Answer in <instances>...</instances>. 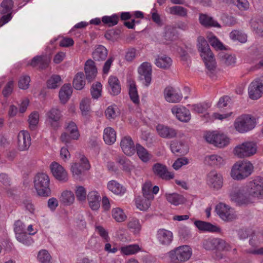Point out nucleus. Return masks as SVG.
Masks as SVG:
<instances>
[{
  "instance_id": "60",
  "label": "nucleus",
  "mask_w": 263,
  "mask_h": 263,
  "mask_svg": "<svg viewBox=\"0 0 263 263\" xmlns=\"http://www.w3.org/2000/svg\"><path fill=\"white\" fill-rule=\"evenodd\" d=\"M117 162L122 166L123 170L126 171H130L132 168V163L129 160L127 159L124 156L118 157L117 159Z\"/></svg>"
},
{
  "instance_id": "34",
  "label": "nucleus",
  "mask_w": 263,
  "mask_h": 263,
  "mask_svg": "<svg viewBox=\"0 0 263 263\" xmlns=\"http://www.w3.org/2000/svg\"><path fill=\"white\" fill-rule=\"evenodd\" d=\"M80 136L78 127L75 123L70 122L67 125V141L68 140H77Z\"/></svg>"
},
{
  "instance_id": "37",
  "label": "nucleus",
  "mask_w": 263,
  "mask_h": 263,
  "mask_svg": "<svg viewBox=\"0 0 263 263\" xmlns=\"http://www.w3.org/2000/svg\"><path fill=\"white\" fill-rule=\"evenodd\" d=\"M204 162L209 165L216 166H220L224 164L223 158L216 154L205 156L204 158Z\"/></svg>"
},
{
  "instance_id": "23",
  "label": "nucleus",
  "mask_w": 263,
  "mask_h": 263,
  "mask_svg": "<svg viewBox=\"0 0 263 263\" xmlns=\"http://www.w3.org/2000/svg\"><path fill=\"white\" fill-rule=\"evenodd\" d=\"M107 88L111 96H116L120 94L121 86L118 78L114 76H110L107 80Z\"/></svg>"
},
{
  "instance_id": "48",
  "label": "nucleus",
  "mask_w": 263,
  "mask_h": 263,
  "mask_svg": "<svg viewBox=\"0 0 263 263\" xmlns=\"http://www.w3.org/2000/svg\"><path fill=\"white\" fill-rule=\"evenodd\" d=\"M165 11L170 14L178 15L180 16H185L187 14V10L184 8L179 6L167 7Z\"/></svg>"
},
{
  "instance_id": "30",
  "label": "nucleus",
  "mask_w": 263,
  "mask_h": 263,
  "mask_svg": "<svg viewBox=\"0 0 263 263\" xmlns=\"http://www.w3.org/2000/svg\"><path fill=\"white\" fill-rule=\"evenodd\" d=\"M164 197L170 204L174 206L182 204L185 202L184 197L176 193H166Z\"/></svg>"
},
{
  "instance_id": "7",
  "label": "nucleus",
  "mask_w": 263,
  "mask_h": 263,
  "mask_svg": "<svg viewBox=\"0 0 263 263\" xmlns=\"http://www.w3.org/2000/svg\"><path fill=\"white\" fill-rule=\"evenodd\" d=\"M256 124L255 117L249 114H242L235 119L233 127L237 132L245 134L253 129Z\"/></svg>"
},
{
  "instance_id": "16",
  "label": "nucleus",
  "mask_w": 263,
  "mask_h": 263,
  "mask_svg": "<svg viewBox=\"0 0 263 263\" xmlns=\"http://www.w3.org/2000/svg\"><path fill=\"white\" fill-rule=\"evenodd\" d=\"M163 97L165 100L170 103H179L183 98L181 91L172 86H167L164 89Z\"/></svg>"
},
{
  "instance_id": "13",
  "label": "nucleus",
  "mask_w": 263,
  "mask_h": 263,
  "mask_svg": "<svg viewBox=\"0 0 263 263\" xmlns=\"http://www.w3.org/2000/svg\"><path fill=\"white\" fill-rule=\"evenodd\" d=\"M206 183L213 191H219L223 185V175L215 171L210 172L206 177Z\"/></svg>"
},
{
  "instance_id": "58",
  "label": "nucleus",
  "mask_w": 263,
  "mask_h": 263,
  "mask_svg": "<svg viewBox=\"0 0 263 263\" xmlns=\"http://www.w3.org/2000/svg\"><path fill=\"white\" fill-rule=\"evenodd\" d=\"M230 37L234 41H238L242 43L247 41V35L238 30L232 31L230 34Z\"/></svg>"
},
{
  "instance_id": "24",
  "label": "nucleus",
  "mask_w": 263,
  "mask_h": 263,
  "mask_svg": "<svg viewBox=\"0 0 263 263\" xmlns=\"http://www.w3.org/2000/svg\"><path fill=\"white\" fill-rule=\"evenodd\" d=\"M101 196L96 190L89 191L87 194V201L89 208L93 211H97L100 207Z\"/></svg>"
},
{
  "instance_id": "53",
  "label": "nucleus",
  "mask_w": 263,
  "mask_h": 263,
  "mask_svg": "<svg viewBox=\"0 0 263 263\" xmlns=\"http://www.w3.org/2000/svg\"><path fill=\"white\" fill-rule=\"evenodd\" d=\"M233 115L232 111H227L224 113L214 112L210 117V121H214L219 120L220 121L229 120L230 118Z\"/></svg>"
},
{
  "instance_id": "62",
  "label": "nucleus",
  "mask_w": 263,
  "mask_h": 263,
  "mask_svg": "<svg viewBox=\"0 0 263 263\" xmlns=\"http://www.w3.org/2000/svg\"><path fill=\"white\" fill-rule=\"evenodd\" d=\"M152 184L151 182H146L142 186V193L144 197L148 198L151 200L154 199V196L151 193Z\"/></svg>"
},
{
  "instance_id": "14",
  "label": "nucleus",
  "mask_w": 263,
  "mask_h": 263,
  "mask_svg": "<svg viewBox=\"0 0 263 263\" xmlns=\"http://www.w3.org/2000/svg\"><path fill=\"white\" fill-rule=\"evenodd\" d=\"M248 93L251 100L260 99L263 95V82L258 79L253 80L248 86Z\"/></svg>"
},
{
  "instance_id": "39",
  "label": "nucleus",
  "mask_w": 263,
  "mask_h": 263,
  "mask_svg": "<svg viewBox=\"0 0 263 263\" xmlns=\"http://www.w3.org/2000/svg\"><path fill=\"white\" fill-rule=\"evenodd\" d=\"M141 248L137 244H133L124 246L120 248V252L122 255H132L141 251Z\"/></svg>"
},
{
  "instance_id": "64",
  "label": "nucleus",
  "mask_w": 263,
  "mask_h": 263,
  "mask_svg": "<svg viewBox=\"0 0 263 263\" xmlns=\"http://www.w3.org/2000/svg\"><path fill=\"white\" fill-rule=\"evenodd\" d=\"M30 82V77L28 76H21L18 80V86L21 89H27L29 86Z\"/></svg>"
},
{
  "instance_id": "1",
  "label": "nucleus",
  "mask_w": 263,
  "mask_h": 263,
  "mask_svg": "<svg viewBox=\"0 0 263 263\" xmlns=\"http://www.w3.org/2000/svg\"><path fill=\"white\" fill-rule=\"evenodd\" d=\"M231 200L239 205H247L263 199V177L257 176L247 182L245 188L233 187Z\"/></svg>"
},
{
  "instance_id": "5",
  "label": "nucleus",
  "mask_w": 263,
  "mask_h": 263,
  "mask_svg": "<svg viewBox=\"0 0 263 263\" xmlns=\"http://www.w3.org/2000/svg\"><path fill=\"white\" fill-rule=\"evenodd\" d=\"M203 137L208 143L220 148L228 146L231 142L229 136L220 130L206 131Z\"/></svg>"
},
{
  "instance_id": "42",
  "label": "nucleus",
  "mask_w": 263,
  "mask_h": 263,
  "mask_svg": "<svg viewBox=\"0 0 263 263\" xmlns=\"http://www.w3.org/2000/svg\"><path fill=\"white\" fill-rule=\"evenodd\" d=\"M127 227L130 231L135 235L139 234L142 229L139 220L136 218H131L128 221Z\"/></svg>"
},
{
  "instance_id": "8",
  "label": "nucleus",
  "mask_w": 263,
  "mask_h": 263,
  "mask_svg": "<svg viewBox=\"0 0 263 263\" xmlns=\"http://www.w3.org/2000/svg\"><path fill=\"white\" fill-rule=\"evenodd\" d=\"M257 149L255 142L247 140L236 145L233 150V154L238 158H249L257 153Z\"/></svg>"
},
{
  "instance_id": "33",
  "label": "nucleus",
  "mask_w": 263,
  "mask_h": 263,
  "mask_svg": "<svg viewBox=\"0 0 263 263\" xmlns=\"http://www.w3.org/2000/svg\"><path fill=\"white\" fill-rule=\"evenodd\" d=\"M136 152L139 159L144 163L149 162L152 159L151 153L140 144L136 145Z\"/></svg>"
},
{
  "instance_id": "51",
  "label": "nucleus",
  "mask_w": 263,
  "mask_h": 263,
  "mask_svg": "<svg viewBox=\"0 0 263 263\" xmlns=\"http://www.w3.org/2000/svg\"><path fill=\"white\" fill-rule=\"evenodd\" d=\"M91 99L89 98H83L80 104V109L83 116H88L91 111Z\"/></svg>"
},
{
  "instance_id": "44",
  "label": "nucleus",
  "mask_w": 263,
  "mask_h": 263,
  "mask_svg": "<svg viewBox=\"0 0 263 263\" xmlns=\"http://www.w3.org/2000/svg\"><path fill=\"white\" fill-rule=\"evenodd\" d=\"M85 79L83 72L77 73L73 80V86L77 90L82 89L85 85Z\"/></svg>"
},
{
  "instance_id": "11",
  "label": "nucleus",
  "mask_w": 263,
  "mask_h": 263,
  "mask_svg": "<svg viewBox=\"0 0 263 263\" xmlns=\"http://www.w3.org/2000/svg\"><path fill=\"white\" fill-rule=\"evenodd\" d=\"M180 139L171 141L170 148L173 154L184 155L189 151V145L186 137L182 134L180 135Z\"/></svg>"
},
{
  "instance_id": "45",
  "label": "nucleus",
  "mask_w": 263,
  "mask_h": 263,
  "mask_svg": "<svg viewBox=\"0 0 263 263\" xmlns=\"http://www.w3.org/2000/svg\"><path fill=\"white\" fill-rule=\"evenodd\" d=\"M107 50L103 46H99L93 52L92 57L96 61H102L106 59L107 55Z\"/></svg>"
},
{
  "instance_id": "35",
  "label": "nucleus",
  "mask_w": 263,
  "mask_h": 263,
  "mask_svg": "<svg viewBox=\"0 0 263 263\" xmlns=\"http://www.w3.org/2000/svg\"><path fill=\"white\" fill-rule=\"evenodd\" d=\"M155 64L159 68L167 69L171 67L172 60L166 55H159L155 59Z\"/></svg>"
},
{
  "instance_id": "36",
  "label": "nucleus",
  "mask_w": 263,
  "mask_h": 263,
  "mask_svg": "<svg viewBox=\"0 0 263 263\" xmlns=\"http://www.w3.org/2000/svg\"><path fill=\"white\" fill-rule=\"evenodd\" d=\"M103 138L106 144L111 145L116 141V132L113 128L107 127L104 129Z\"/></svg>"
},
{
  "instance_id": "49",
  "label": "nucleus",
  "mask_w": 263,
  "mask_h": 263,
  "mask_svg": "<svg viewBox=\"0 0 263 263\" xmlns=\"http://www.w3.org/2000/svg\"><path fill=\"white\" fill-rule=\"evenodd\" d=\"M206 38L211 45L216 50H222L224 46L217 37L212 32L207 34Z\"/></svg>"
},
{
  "instance_id": "15",
  "label": "nucleus",
  "mask_w": 263,
  "mask_h": 263,
  "mask_svg": "<svg viewBox=\"0 0 263 263\" xmlns=\"http://www.w3.org/2000/svg\"><path fill=\"white\" fill-rule=\"evenodd\" d=\"M171 111L173 115L180 122L187 123L191 119L190 111L183 105H174L172 107Z\"/></svg>"
},
{
  "instance_id": "19",
  "label": "nucleus",
  "mask_w": 263,
  "mask_h": 263,
  "mask_svg": "<svg viewBox=\"0 0 263 263\" xmlns=\"http://www.w3.org/2000/svg\"><path fill=\"white\" fill-rule=\"evenodd\" d=\"M13 5L12 0H4L0 6V13L3 16L0 19V23L4 25L11 19V10Z\"/></svg>"
},
{
  "instance_id": "59",
  "label": "nucleus",
  "mask_w": 263,
  "mask_h": 263,
  "mask_svg": "<svg viewBox=\"0 0 263 263\" xmlns=\"http://www.w3.org/2000/svg\"><path fill=\"white\" fill-rule=\"evenodd\" d=\"M233 248L230 242L219 238L217 252H229L233 249Z\"/></svg>"
},
{
  "instance_id": "26",
  "label": "nucleus",
  "mask_w": 263,
  "mask_h": 263,
  "mask_svg": "<svg viewBox=\"0 0 263 263\" xmlns=\"http://www.w3.org/2000/svg\"><path fill=\"white\" fill-rule=\"evenodd\" d=\"M153 172L157 176L165 180H170L174 178V174L167 171L166 167L160 163L155 164L152 168Z\"/></svg>"
},
{
  "instance_id": "31",
  "label": "nucleus",
  "mask_w": 263,
  "mask_h": 263,
  "mask_svg": "<svg viewBox=\"0 0 263 263\" xmlns=\"http://www.w3.org/2000/svg\"><path fill=\"white\" fill-rule=\"evenodd\" d=\"M112 218L118 223H122L127 219V215L123 208L119 206L113 208L111 211Z\"/></svg>"
},
{
  "instance_id": "22",
  "label": "nucleus",
  "mask_w": 263,
  "mask_h": 263,
  "mask_svg": "<svg viewBox=\"0 0 263 263\" xmlns=\"http://www.w3.org/2000/svg\"><path fill=\"white\" fill-rule=\"evenodd\" d=\"M120 146L123 152L127 156H132L136 152V146L129 136L123 137L120 141Z\"/></svg>"
},
{
  "instance_id": "4",
  "label": "nucleus",
  "mask_w": 263,
  "mask_h": 263,
  "mask_svg": "<svg viewBox=\"0 0 263 263\" xmlns=\"http://www.w3.org/2000/svg\"><path fill=\"white\" fill-rule=\"evenodd\" d=\"M254 165L248 160H241L235 162L231 167L230 176L235 181L246 179L253 173Z\"/></svg>"
},
{
  "instance_id": "56",
  "label": "nucleus",
  "mask_w": 263,
  "mask_h": 263,
  "mask_svg": "<svg viewBox=\"0 0 263 263\" xmlns=\"http://www.w3.org/2000/svg\"><path fill=\"white\" fill-rule=\"evenodd\" d=\"M75 194L77 199L79 201L82 203L86 202V198H87V195L86 190L84 186H76L75 190Z\"/></svg>"
},
{
  "instance_id": "54",
  "label": "nucleus",
  "mask_w": 263,
  "mask_h": 263,
  "mask_svg": "<svg viewBox=\"0 0 263 263\" xmlns=\"http://www.w3.org/2000/svg\"><path fill=\"white\" fill-rule=\"evenodd\" d=\"M37 260L40 263H51L52 257L50 253L46 250H41L37 254Z\"/></svg>"
},
{
  "instance_id": "18",
  "label": "nucleus",
  "mask_w": 263,
  "mask_h": 263,
  "mask_svg": "<svg viewBox=\"0 0 263 263\" xmlns=\"http://www.w3.org/2000/svg\"><path fill=\"white\" fill-rule=\"evenodd\" d=\"M156 239L159 245L167 247L172 243L174 235L171 231L165 229H160L157 232Z\"/></svg>"
},
{
  "instance_id": "52",
  "label": "nucleus",
  "mask_w": 263,
  "mask_h": 263,
  "mask_svg": "<svg viewBox=\"0 0 263 263\" xmlns=\"http://www.w3.org/2000/svg\"><path fill=\"white\" fill-rule=\"evenodd\" d=\"M250 245L252 246V248L249 249L247 252L254 255H263V248H256L258 244V241L255 238H252L249 241Z\"/></svg>"
},
{
  "instance_id": "55",
  "label": "nucleus",
  "mask_w": 263,
  "mask_h": 263,
  "mask_svg": "<svg viewBox=\"0 0 263 263\" xmlns=\"http://www.w3.org/2000/svg\"><path fill=\"white\" fill-rule=\"evenodd\" d=\"M62 83V80L59 75H53L48 80L47 85L48 88L55 89Z\"/></svg>"
},
{
  "instance_id": "2",
  "label": "nucleus",
  "mask_w": 263,
  "mask_h": 263,
  "mask_svg": "<svg viewBox=\"0 0 263 263\" xmlns=\"http://www.w3.org/2000/svg\"><path fill=\"white\" fill-rule=\"evenodd\" d=\"M197 47L206 68V72L212 79L217 77L218 70L214 54L204 37L200 36L197 39Z\"/></svg>"
},
{
  "instance_id": "32",
  "label": "nucleus",
  "mask_w": 263,
  "mask_h": 263,
  "mask_svg": "<svg viewBox=\"0 0 263 263\" xmlns=\"http://www.w3.org/2000/svg\"><path fill=\"white\" fill-rule=\"evenodd\" d=\"M195 226L200 231L217 232H219L220 229L216 226L213 225L209 222L201 220H196L194 222Z\"/></svg>"
},
{
  "instance_id": "63",
  "label": "nucleus",
  "mask_w": 263,
  "mask_h": 263,
  "mask_svg": "<svg viewBox=\"0 0 263 263\" xmlns=\"http://www.w3.org/2000/svg\"><path fill=\"white\" fill-rule=\"evenodd\" d=\"M223 63L227 66H234L236 63V58L234 55L225 54L221 59Z\"/></svg>"
},
{
  "instance_id": "40",
  "label": "nucleus",
  "mask_w": 263,
  "mask_h": 263,
  "mask_svg": "<svg viewBox=\"0 0 263 263\" xmlns=\"http://www.w3.org/2000/svg\"><path fill=\"white\" fill-rule=\"evenodd\" d=\"M199 22L201 25L205 27H220V25L217 21L206 14H200L199 16Z\"/></svg>"
},
{
  "instance_id": "61",
  "label": "nucleus",
  "mask_w": 263,
  "mask_h": 263,
  "mask_svg": "<svg viewBox=\"0 0 263 263\" xmlns=\"http://www.w3.org/2000/svg\"><path fill=\"white\" fill-rule=\"evenodd\" d=\"M250 24L253 31L258 35L263 33V22L260 20H252Z\"/></svg>"
},
{
  "instance_id": "10",
  "label": "nucleus",
  "mask_w": 263,
  "mask_h": 263,
  "mask_svg": "<svg viewBox=\"0 0 263 263\" xmlns=\"http://www.w3.org/2000/svg\"><path fill=\"white\" fill-rule=\"evenodd\" d=\"M138 80L143 86L148 87L152 80V66L147 62L141 63L137 69Z\"/></svg>"
},
{
  "instance_id": "41",
  "label": "nucleus",
  "mask_w": 263,
  "mask_h": 263,
  "mask_svg": "<svg viewBox=\"0 0 263 263\" xmlns=\"http://www.w3.org/2000/svg\"><path fill=\"white\" fill-rule=\"evenodd\" d=\"M152 200L148 198L138 197L135 200L136 206L140 211H146L150 207Z\"/></svg>"
},
{
  "instance_id": "46",
  "label": "nucleus",
  "mask_w": 263,
  "mask_h": 263,
  "mask_svg": "<svg viewBox=\"0 0 263 263\" xmlns=\"http://www.w3.org/2000/svg\"><path fill=\"white\" fill-rule=\"evenodd\" d=\"M40 120V114L37 111L32 112L28 116V122L29 128L32 130L36 129L37 127Z\"/></svg>"
},
{
  "instance_id": "47",
  "label": "nucleus",
  "mask_w": 263,
  "mask_h": 263,
  "mask_svg": "<svg viewBox=\"0 0 263 263\" xmlns=\"http://www.w3.org/2000/svg\"><path fill=\"white\" fill-rule=\"evenodd\" d=\"M90 90L92 98L95 100H98L102 96V84L100 82H96L93 83L91 86Z\"/></svg>"
},
{
  "instance_id": "12",
  "label": "nucleus",
  "mask_w": 263,
  "mask_h": 263,
  "mask_svg": "<svg viewBox=\"0 0 263 263\" xmlns=\"http://www.w3.org/2000/svg\"><path fill=\"white\" fill-rule=\"evenodd\" d=\"M215 211L220 218L224 221H231L237 217L234 210L224 203H218L216 206Z\"/></svg>"
},
{
  "instance_id": "9",
  "label": "nucleus",
  "mask_w": 263,
  "mask_h": 263,
  "mask_svg": "<svg viewBox=\"0 0 263 263\" xmlns=\"http://www.w3.org/2000/svg\"><path fill=\"white\" fill-rule=\"evenodd\" d=\"M167 254L169 258L179 260L184 263L190 259L193 254V250L190 246L184 245L174 248Z\"/></svg>"
},
{
  "instance_id": "27",
  "label": "nucleus",
  "mask_w": 263,
  "mask_h": 263,
  "mask_svg": "<svg viewBox=\"0 0 263 263\" xmlns=\"http://www.w3.org/2000/svg\"><path fill=\"white\" fill-rule=\"evenodd\" d=\"M86 78L89 82L93 81L98 74V70L93 61L88 60L85 64L84 67Z\"/></svg>"
},
{
  "instance_id": "50",
  "label": "nucleus",
  "mask_w": 263,
  "mask_h": 263,
  "mask_svg": "<svg viewBox=\"0 0 263 263\" xmlns=\"http://www.w3.org/2000/svg\"><path fill=\"white\" fill-rule=\"evenodd\" d=\"M119 115V109L116 105L108 106L105 110V116L109 120L115 119Z\"/></svg>"
},
{
  "instance_id": "29",
  "label": "nucleus",
  "mask_w": 263,
  "mask_h": 263,
  "mask_svg": "<svg viewBox=\"0 0 263 263\" xmlns=\"http://www.w3.org/2000/svg\"><path fill=\"white\" fill-rule=\"evenodd\" d=\"M50 171L53 176L59 181L63 180L65 178L64 168L57 162H53L50 165Z\"/></svg>"
},
{
  "instance_id": "6",
  "label": "nucleus",
  "mask_w": 263,
  "mask_h": 263,
  "mask_svg": "<svg viewBox=\"0 0 263 263\" xmlns=\"http://www.w3.org/2000/svg\"><path fill=\"white\" fill-rule=\"evenodd\" d=\"M33 186L37 196L43 197L50 196V178L47 174H37L34 177Z\"/></svg>"
},
{
  "instance_id": "57",
  "label": "nucleus",
  "mask_w": 263,
  "mask_h": 263,
  "mask_svg": "<svg viewBox=\"0 0 263 263\" xmlns=\"http://www.w3.org/2000/svg\"><path fill=\"white\" fill-rule=\"evenodd\" d=\"M119 16L117 14H114L110 16H104L102 18V22L104 25L109 27L114 26L118 24Z\"/></svg>"
},
{
  "instance_id": "21",
  "label": "nucleus",
  "mask_w": 263,
  "mask_h": 263,
  "mask_svg": "<svg viewBox=\"0 0 263 263\" xmlns=\"http://www.w3.org/2000/svg\"><path fill=\"white\" fill-rule=\"evenodd\" d=\"M156 129L158 135L163 138L172 139L178 135L175 129L162 124H158Z\"/></svg>"
},
{
  "instance_id": "38",
  "label": "nucleus",
  "mask_w": 263,
  "mask_h": 263,
  "mask_svg": "<svg viewBox=\"0 0 263 263\" xmlns=\"http://www.w3.org/2000/svg\"><path fill=\"white\" fill-rule=\"evenodd\" d=\"M219 238L210 237L204 239L202 242L203 248L210 251L217 252Z\"/></svg>"
},
{
  "instance_id": "17",
  "label": "nucleus",
  "mask_w": 263,
  "mask_h": 263,
  "mask_svg": "<svg viewBox=\"0 0 263 263\" xmlns=\"http://www.w3.org/2000/svg\"><path fill=\"white\" fill-rule=\"evenodd\" d=\"M46 123L53 129H57L60 126L61 113L56 108H52L46 114Z\"/></svg>"
},
{
  "instance_id": "25",
  "label": "nucleus",
  "mask_w": 263,
  "mask_h": 263,
  "mask_svg": "<svg viewBox=\"0 0 263 263\" xmlns=\"http://www.w3.org/2000/svg\"><path fill=\"white\" fill-rule=\"evenodd\" d=\"M106 186L109 192L117 196H123L127 191L125 186L115 180L108 181Z\"/></svg>"
},
{
  "instance_id": "20",
  "label": "nucleus",
  "mask_w": 263,
  "mask_h": 263,
  "mask_svg": "<svg viewBox=\"0 0 263 263\" xmlns=\"http://www.w3.org/2000/svg\"><path fill=\"white\" fill-rule=\"evenodd\" d=\"M31 145V137L26 130L20 131L17 135V146L21 151L27 150Z\"/></svg>"
},
{
  "instance_id": "43",
  "label": "nucleus",
  "mask_w": 263,
  "mask_h": 263,
  "mask_svg": "<svg viewBox=\"0 0 263 263\" xmlns=\"http://www.w3.org/2000/svg\"><path fill=\"white\" fill-rule=\"evenodd\" d=\"M129 95L131 100L135 104H138L139 103V97L138 95L136 83L134 81H129Z\"/></svg>"
},
{
  "instance_id": "28",
  "label": "nucleus",
  "mask_w": 263,
  "mask_h": 263,
  "mask_svg": "<svg viewBox=\"0 0 263 263\" xmlns=\"http://www.w3.org/2000/svg\"><path fill=\"white\" fill-rule=\"evenodd\" d=\"M50 62V58L48 56H36L34 57L28 64L32 67L41 69L47 67Z\"/></svg>"
},
{
  "instance_id": "3",
  "label": "nucleus",
  "mask_w": 263,
  "mask_h": 263,
  "mask_svg": "<svg viewBox=\"0 0 263 263\" xmlns=\"http://www.w3.org/2000/svg\"><path fill=\"white\" fill-rule=\"evenodd\" d=\"M14 232L16 240L22 244L29 246L33 242L31 236L35 235L38 229L35 224H29L26 228L25 223L18 220L14 224Z\"/></svg>"
}]
</instances>
